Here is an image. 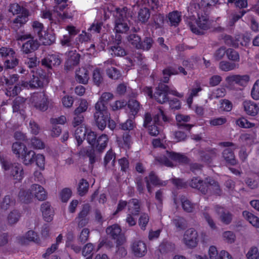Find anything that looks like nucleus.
Here are the masks:
<instances>
[{
    "mask_svg": "<svg viewBox=\"0 0 259 259\" xmlns=\"http://www.w3.org/2000/svg\"><path fill=\"white\" fill-rule=\"evenodd\" d=\"M91 211V206L89 204H85L82 205L81 210L79 211L75 221L77 223L79 228H83L89 222V214Z\"/></svg>",
    "mask_w": 259,
    "mask_h": 259,
    "instance_id": "f8f14e48",
    "label": "nucleus"
},
{
    "mask_svg": "<svg viewBox=\"0 0 259 259\" xmlns=\"http://www.w3.org/2000/svg\"><path fill=\"white\" fill-rule=\"evenodd\" d=\"M188 185L203 194L221 195L222 190L219 183L212 178L207 177L204 180L200 177H194L187 181Z\"/></svg>",
    "mask_w": 259,
    "mask_h": 259,
    "instance_id": "f257e3e1",
    "label": "nucleus"
},
{
    "mask_svg": "<svg viewBox=\"0 0 259 259\" xmlns=\"http://www.w3.org/2000/svg\"><path fill=\"white\" fill-rule=\"evenodd\" d=\"M85 136V131L82 126L78 127L75 131L74 137L77 141L78 146L80 145Z\"/></svg>",
    "mask_w": 259,
    "mask_h": 259,
    "instance_id": "3c124183",
    "label": "nucleus"
},
{
    "mask_svg": "<svg viewBox=\"0 0 259 259\" xmlns=\"http://www.w3.org/2000/svg\"><path fill=\"white\" fill-rule=\"evenodd\" d=\"M93 80L97 86H99L103 82V73L100 68H96L93 72Z\"/></svg>",
    "mask_w": 259,
    "mask_h": 259,
    "instance_id": "09e8293b",
    "label": "nucleus"
},
{
    "mask_svg": "<svg viewBox=\"0 0 259 259\" xmlns=\"http://www.w3.org/2000/svg\"><path fill=\"white\" fill-rule=\"evenodd\" d=\"M217 214L221 221L225 225H229L233 220V214L225 207L217 205L214 207Z\"/></svg>",
    "mask_w": 259,
    "mask_h": 259,
    "instance_id": "f3484780",
    "label": "nucleus"
},
{
    "mask_svg": "<svg viewBox=\"0 0 259 259\" xmlns=\"http://www.w3.org/2000/svg\"><path fill=\"white\" fill-rule=\"evenodd\" d=\"M30 100L36 109L45 111L48 108L49 98L44 91L34 93L31 97Z\"/></svg>",
    "mask_w": 259,
    "mask_h": 259,
    "instance_id": "1a4fd4ad",
    "label": "nucleus"
},
{
    "mask_svg": "<svg viewBox=\"0 0 259 259\" xmlns=\"http://www.w3.org/2000/svg\"><path fill=\"white\" fill-rule=\"evenodd\" d=\"M75 78L77 82L82 84H87L88 82L89 71L85 68L82 67L76 71Z\"/></svg>",
    "mask_w": 259,
    "mask_h": 259,
    "instance_id": "7c9ffc66",
    "label": "nucleus"
},
{
    "mask_svg": "<svg viewBox=\"0 0 259 259\" xmlns=\"http://www.w3.org/2000/svg\"><path fill=\"white\" fill-rule=\"evenodd\" d=\"M126 11L127 8L126 7L117 8L116 9V15L114 30L116 32V37L117 38V40L119 41L121 40V36L118 34L125 33L130 29L128 24L126 22Z\"/></svg>",
    "mask_w": 259,
    "mask_h": 259,
    "instance_id": "423d86ee",
    "label": "nucleus"
},
{
    "mask_svg": "<svg viewBox=\"0 0 259 259\" xmlns=\"http://www.w3.org/2000/svg\"><path fill=\"white\" fill-rule=\"evenodd\" d=\"M128 210L129 213L127 215L126 222L130 226H135L136 221L132 215L137 216L140 211V206L138 199H132L129 201Z\"/></svg>",
    "mask_w": 259,
    "mask_h": 259,
    "instance_id": "9d476101",
    "label": "nucleus"
},
{
    "mask_svg": "<svg viewBox=\"0 0 259 259\" xmlns=\"http://www.w3.org/2000/svg\"><path fill=\"white\" fill-rule=\"evenodd\" d=\"M162 118V120L164 122L168 121V117L165 115L164 111L161 108H159L158 112L155 114L152 118V124L160 125V119Z\"/></svg>",
    "mask_w": 259,
    "mask_h": 259,
    "instance_id": "a18cd8bd",
    "label": "nucleus"
},
{
    "mask_svg": "<svg viewBox=\"0 0 259 259\" xmlns=\"http://www.w3.org/2000/svg\"><path fill=\"white\" fill-rule=\"evenodd\" d=\"M32 27L35 35L39 39L41 38L44 31H45L43 24L38 21H34L32 23Z\"/></svg>",
    "mask_w": 259,
    "mask_h": 259,
    "instance_id": "49530a36",
    "label": "nucleus"
},
{
    "mask_svg": "<svg viewBox=\"0 0 259 259\" xmlns=\"http://www.w3.org/2000/svg\"><path fill=\"white\" fill-rule=\"evenodd\" d=\"M15 204V199L11 195H6L3 198L0 205V209L2 211H5L13 206Z\"/></svg>",
    "mask_w": 259,
    "mask_h": 259,
    "instance_id": "58836bf2",
    "label": "nucleus"
},
{
    "mask_svg": "<svg viewBox=\"0 0 259 259\" xmlns=\"http://www.w3.org/2000/svg\"><path fill=\"white\" fill-rule=\"evenodd\" d=\"M15 55V51L11 48L7 47H2L0 48V58L4 61L10 57L12 58L13 56Z\"/></svg>",
    "mask_w": 259,
    "mask_h": 259,
    "instance_id": "79ce46f5",
    "label": "nucleus"
},
{
    "mask_svg": "<svg viewBox=\"0 0 259 259\" xmlns=\"http://www.w3.org/2000/svg\"><path fill=\"white\" fill-rule=\"evenodd\" d=\"M41 63L42 66L48 69H51L53 66H59L61 63V60L56 55H49L41 60Z\"/></svg>",
    "mask_w": 259,
    "mask_h": 259,
    "instance_id": "6ab92c4d",
    "label": "nucleus"
},
{
    "mask_svg": "<svg viewBox=\"0 0 259 259\" xmlns=\"http://www.w3.org/2000/svg\"><path fill=\"white\" fill-rule=\"evenodd\" d=\"M40 210L44 219L47 222L53 220L54 213L51 209V204L49 202H45L41 205Z\"/></svg>",
    "mask_w": 259,
    "mask_h": 259,
    "instance_id": "cd10ccee",
    "label": "nucleus"
},
{
    "mask_svg": "<svg viewBox=\"0 0 259 259\" xmlns=\"http://www.w3.org/2000/svg\"><path fill=\"white\" fill-rule=\"evenodd\" d=\"M168 94H171L179 98H182L184 96L183 93L178 92L175 89H170L167 85L163 83H159L155 89L153 98L158 103L163 104L168 101Z\"/></svg>",
    "mask_w": 259,
    "mask_h": 259,
    "instance_id": "39448f33",
    "label": "nucleus"
},
{
    "mask_svg": "<svg viewBox=\"0 0 259 259\" xmlns=\"http://www.w3.org/2000/svg\"><path fill=\"white\" fill-rule=\"evenodd\" d=\"M132 249L134 255L137 257H142L147 252L146 244L142 241H135L132 246Z\"/></svg>",
    "mask_w": 259,
    "mask_h": 259,
    "instance_id": "412c9836",
    "label": "nucleus"
},
{
    "mask_svg": "<svg viewBox=\"0 0 259 259\" xmlns=\"http://www.w3.org/2000/svg\"><path fill=\"white\" fill-rule=\"evenodd\" d=\"M29 16V12L27 9H24L22 13L18 15L16 18L22 25H24L28 21V16Z\"/></svg>",
    "mask_w": 259,
    "mask_h": 259,
    "instance_id": "774afa93",
    "label": "nucleus"
},
{
    "mask_svg": "<svg viewBox=\"0 0 259 259\" xmlns=\"http://www.w3.org/2000/svg\"><path fill=\"white\" fill-rule=\"evenodd\" d=\"M236 64L234 63L229 62L226 61H222L219 63V68L222 71H229L234 69Z\"/></svg>",
    "mask_w": 259,
    "mask_h": 259,
    "instance_id": "6e6d98bb",
    "label": "nucleus"
},
{
    "mask_svg": "<svg viewBox=\"0 0 259 259\" xmlns=\"http://www.w3.org/2000/svg\"><path fill=\"white\" fill-rule=\"evenodd\" d=\"M19 76L18 74H9L7 73L1 77V82L8 87L14 85L18 81Z\"/></svg>",
    "mask_w": 259,
    "mask_h": 259,
    "instance_id": "72a5a7b5",
    "label": "nucleus"
},
{
    "mask_svg": "<svg viewBox=\"0 0 259 259\" xmlns=\"http://www.w3.org/2000/svg\"><path fill=\"white\" fill-rule=\"evenodd\" d=\"M150 10L147 8L140 9L138 12V20L142 23L146 22L150 18Z\"/></svg>",
    "mask_w": 259,
    "mask_h": 259,
    "instance_id": "de8ad7c7",
    "label": "nucleus"
},
{
    "mask_svg": "<svg viewBox=\"0 0 259 259\" xmlns=\"http://www.w3.org/2000/svg\"><path fill=\"white\" fill-rule=\"evenodd\" d=\"M194 8L195 9L194 12L196 14L197 17L195 21L197 26L192 22L189 23V26L193 33L197 35H202L204 33L203 30H207L210 28L209 16L206 12L200 8L199 4H194Z\"/></svg>",
    "mask_w": 259,
    "mask_h": 259,
    "instance_id": "7ed1b4c3",
    "label": "nucleus"
},
{
    "mask_svg": "<svg viewBox=\"0 0 259 259\" xmlns=\"http://www.w3.org/2000/svg\"><path fill=\"white\" fill-rule=\"evenodd\" d=\"M108 137L106 134H102L97 138L93 147H89L84 151L85 155L89 158L90 167L92 169L93 164L96 161L95 149L99 153L102 152L105 149L108 142Z\"/></svg>",
    "mask_w": 259,
    "mask_h": 259,
    "instance_id": "20e7f679",
    "label": "nucleus"
},
{
    "mask_svg": "<svg viewBox=\"0 0 259 259\" xmlns=\"http://www.w3.org/2000/svg\"><path fill=\"white\" fill-rule=\"evenodd\" d=\"M222 156L228 165L234 166L237 163L234 151L229 148L225 149L223 151Z\"/></svg>",
    "mask_w": 259,
    "mask_h": 259,
    "instance_id": "c85d7f7f",
    "label": "nucleus"
},
{
    "mask_svg": "<svg viewBox=\"0 0 259 259\" xmlns=\"http://www.w3.org/2000/svg\"><path fill=\"white\" fill-rule=\"evenodd\" d=\"M227 58L232 61L238 62L240 61V56L238 52L233 49H227Z\"/></svg>",
    "mask_w": 259,
    "mask_h": 259,
    "instance_id": "bf43d9fd",
    "label": "nucleus"
},
{
    "mask_svg": "<svg viewBox=\"0 0 259 259\" xmlns=\"http://www.w3.org/2000/svg\"><path fill=\"white\" fill-rule=\"evenodd\" d=\"M126 106L127 107L126 110L129 117L134 119L140 109L141 104L140 102L135 99H130L126 102Z\"/></svg>",
    "mask_w": 259,
    "mask_h": 259,
    "instance_id": "a211bd4d",
    "label": "nucleus"
},
{
    "mask_svg": "<svg viewBox=\"0 0 259 259\" xmlns=\"http://www.w3.org/2000/svg\"><path fill=\"white\" fill-rule=\"evenodd\" d=\"M113 98V95L112 93H104L95 104L96 111L94 113V119L97 126L101 131H103L106 127L107 121L109 118L107 104L108 101Z\"/></svg>",
    "mask_w": 259,
    "mask_h": 259,
    "instance_id": "f03ea898",
    "label": "nucleus"
},
{
    "mask_svg": "<svg viewBox=\"0 0 259 259\" xmlns=\"http://www.w3.org/2000/svg\"><path fill=\"white\" fill-rule=\"evenodd\" d=\"M152 20V26L156 29L163 27L164 23L166 22L167 17L164 14L158 13L153 16Z\"/></svg>",
    "mask_w": 259,
    "mask_h": 259,
    "instance_id": "473e14b6",
    "label": "nucleus"
},
{
    "mask_svg": "<svg viewBox=\"0 0 259 259\" xmlns=\"http://www.w3.org/2000/svg\"><path fill=\"white\" fill-rule=\"evenodd\" d=\"M154 40L151 37H146L143 41H141L140 48L139 49H142L144 51H148L152 47Z\"/></svg>",
    "mask_w": 259,
    "mask_h": 259,
    "instance_id": "5fc2aeb1",
    "label": "nucleus"
},
{
    "mask_svg": "<svg viewBox=\"0 0 259 259\" xmlns=\"http://www.w3.org/2000/svg\"><path fill=\"white\" fill-rule=\"evenodd\" d=\"M44 45H51L56 40V36L52 31H45L42 34V37L39 38Z\"/></svg>",
    "mask_w": 259,
    "mask_h": 259,
    "instance_id": "f704fd0d",
    "label": "nucleus"
},
{
    "mask_svg": "<svg viewBox=\"0 0 259 259\" xmlns=\"http://www.w3.org/2000/svg\"><path fill=\"white\" fill-rule=\"evenodd\" d=\"M191 118L189 115L182 114H178L176 116L177 125L179 129L184 130L189 133L191 131L194 124H188L187 122L190 121Z\"/></svg>",
    "mask_w": 259,
    "mask_h": 259,
    "instance_id": "dca6fc26",
    "label": "nucleus"
},
{
    "mask_svg": "<svg viewBox=\"0 0 259 259\" xmlns=\"http://www.w3.org/2000/svg\"><path fill=\"white\" fill-rule=\"evenodd\" d=\"M18 59L16 58V56L10 57L4 61V65L7 69H13L18 64Z\"/></svg>",
    "mask_w": 259,
    "mask_h": 259,
    "instance_id": "0e129e2a",
    "label": "nucleus"
},
{
    "mask_svg": "<svg viewBox=\"0 0 259 259\" xmlns=\"http://www.w3.org/2000/svg\"><path fill=\"white\" fill-rule=\"evenodd\" d=\"M26 99L20 97H16L13 102V111L14 112H18L21 115H25V109L26 107Z\"/></svg>",
    "mask_w": 259,
    "mask_h": 259,
    "instance_id": "aec40b11",
    "label": "nucleus"
},
{
    "mask_svg": "<svg viewBox=\"0 0 259 259\" xmlns=\"http://www.w3.org/2000/svg\"><path fill=\"white\" fill-rule=\"evenodd\" d=\"M111 51V54L114 56L122 57L126 55L125 50L118 45L112 46Z\"/></svg>",
    "mask_w": 259,
    "mask_h": 259,
    "instance_id": "e2e57ef3",
    "label": "nucleus"
},
{
    "mask_svg": "<svg viewBox=\"0 0 259 259\" xmlns=\"http://www.w3.org/2000/svg\"><path fill=\"white\" fill-rule=\"evenodd\" d=\"M106 73L108 76L114 80L119 79L121 75L120 71L115 67H111L106 70Z\"/></svg>",
    "mask_w": 259,
    "mask_h": 259,
    "instance_id": "13d9d810",
    "label": "nucleus"
},
{
    "mask_svg": "<svg viewBox=\"0 0 259 259\" xmlns=\"http://www.w3.org/2000/svg\"><path fill=\"white\" fill-rule=\"evenodd\" d=\"M89 188V184L88 182L84 179H81L78 185L77 191L79 196H83L88 192Z\"/></svg>",
    "mask_w": 259,
    "mask_h": 259,
    "instance_id": "c03bdc74",
    "label": "nucleus"
},
{
    "mask_svg": "<svg viewBox=\"0 0 259 259\" xmlns=\"http://www.w3.org/2000/svg\"><path fill=\"white\" fill-rule=\"evenodd\" d=\"M166 154L167 157L171 160L179 163L187 164L190 162L189 158L185 155L182 153L167 150L166 151Z\"/></svg>",
    "mask_w": 259,
    "mask_h": 259,
    "instance_id": "b1692460",
    "label": "nucleus"
},
{
    "mask_svg": "<svg viewBox=\"0 0 259 259\" xmlns=\"http://www.w3.org/2000/svg\"><path fill=\"white\" fill-rule=\"evenodd\" d=\"M35 152L32 150H27V149L22 154L20 158H21L24 164L28 165L34 162Z\"/></svg>",
    "mask_w": 259,
    "mask_h": 259,
    "instance_id": "e433bc0d",
    "label": "nucleus"
},
{
    "mask_svg": "<svg viewBox=\"0 0 259 259\" xmlns=\"http://www.w3.org/2000/svg\"><path fill=\"white\" fill-rule=\"evenodd\" d=\"M31 190L33 197L34 196L37 200L43 201L47 198V194L45 189L38 184H34L31 186Z\"/></svg>",
    "mask_w": 259,
    "mask_h": 259,
    "instance_id": "a878e982",
    "label": "nucleus"
},
{
    "mask_svg": "<svg viewBox=\"0 0 259 259\" xmlns=\"http://www.w3.org/2000/svg\"><path fill=\"white\" fill-rule=\"evenodd\" d=\"M172 223L179 230H184L187 227V222L186 220L181 217H177L174 219Z\"/></svg>",
    "mask_w": 259,
    "mask_h": 259,
    "instance_id": "603ef678",
    "label": "nucleus"
},
{
    "mask_svg": "<svg viewBox=\"0 0 259 259\" xmlns=\"http://www.w3.org/2000/svg\"><path fill=\"white\" fill-rule=\"evenodd\" d=\"M80 55L78 53H73L66 60L65 67L69 70L72 67L77 65L80 61Z\"/></svg>",
    "mask_w": 259,
    "mask_h": 259,
    "instance_id": "ea45409f",
    "label": "nucleus"
},
{
    "mask_svg": "<svg viewBox=\"0 0 259 259\" xmlns=\"http://www.w3.org/2000/svg\"><path fill=\"white\" fill-rule=\"evenodd\" d=\"M163 78L162 81L164 83H168L169 80V77L171 75H175L179 74V71L177 69V65L174 64L172 66H168L162 70Z\"/></svg>",
    "mask_w": 259,
    "mask_h": 259,
    "instance_id": "c756f323",
    "label": "nucleus"
},
{
    "mask_svg": "<svg viewBox=\"0 0 259 259\" xmlns=\"http://www.w3.org/2000/svg\"><path fill=\"white\" fill-rule=\"evenodd\" d=\"M246 11L244 10L239 11L238 13H233L228 22V26H233L235 23L241 19L245 14Z\"/></svg>",
    "mask_w": 259,
    "mask_h": 259,
    "instance_id": "8fccbe9b",
    "label": "nucleus"
},
{
    "mask_svg": "<svg viewBox=\"0 0 259 259\" xmlns=\"http://www.w3.org/2000/svg\"><path fill=\"white\" fill-rule=\"evenodd\" d=\"M117 142L119 147L129 149L132 143L131 136L129 132H126L124 133L122 138L118 137Z\"/></svg>",
    "mask_w": 259,
    "mask_h": 259,
    "instance_id": "c9c22d12",
    "label": "nucleus"
},
{
    "mask_svg": "<svg viewBox=\"0 0 259 259\" xmlns=\"http://www.w3.org/2000/svg\"><path fill=\"white\" fill-rule=\"evenodd\" d=\"M175 248V244L168 241L163 242L159 246L160 251L162 253L172 252Z\"/></svg>",
    "mask_w": 259,
    "mask_h": 259,
    "instance_id": "864d4df0",
    "label": "nucleus"
},
{
    "mask_svg": "<svg viewBox=\"0 0 259 259\" xmlns=\"http://www.w3.org/2000/svg\"><path fill=\"white\" fill-rule=\"evenodd\" d=\"M144 180L146 184V188L149 193L152 192L151 184L155 186H165L167 185V181L160 180L154 171H150L148 176L144 178Z\"/></svg>",
    "mask_w": 259,
    "mask_h": 259,
    "instance_id": "ddd939ff",
    "label": "nucleus"
},
{
    "mask_svg": "<svg viewBox=\"0 0 259 259\" xmlns=\"http://www.w3.org/2000/svg\"><path fill=\"white\" fill-rule=\"evenodd\" d=\"M217 150L215 148H209L199 151V155L202 161L211 162L217 157Z\"/></svg>",
    "mask_w": 259,
    "mask_h": 259,
    "instance_id": "393cba45",
    "label": "nucleus"
},
{
    "mask_svg": "<svg viewBox=\"0 0 259 259\" xmlns=\"http://www.w3.org/2000/svg\"><path fill=\"white\" fill-rule=\"evenodd\" d=\"M182 202V205L183 209L188 212H191L194 209V204H192L190 200H189L185 197L181 198Z\"/></svg>",
    "mask_w": 259,
    "mask_h": 259,
    "instance_id": "4d7b16f0",
    "label": "nucleus"
},
{
    "mask_svg": "<svg viewBox=\"0 0 259 259\" xmlns=\"http://www.w3.org/2000/svg\"><path fill=\"white\" fill-rule=\"evenodd\" d=\"M184 241L189 247H196L198 242V235L196 230L194 228L187 229L184 233Z\"/></svg>",
    "mask_w": 259,
    "mask_h": 259,
    "instance_id": "2eb2a0df",
    "label": "nucleus"
},
{
    "mask_svg": "<svg viewBox=\"0 0 259 259\" xmlns=\"http://www.w3.org/2000/svg\"><path fill=\"white\" fill-rule=\"evenodd\" d=\"M166 17V22L169 23L170 26H178L182 20L181 14L178 11L169 12Z\"/></svg>",
    "mask_w": 259,
    "mask_h": 259,
    "instance_id": "bb28decb",
    "label": "nucleus"
},
{
    "mask_svg": "<svg viewBox=\"0 0 259 259\" xmlns=\"http://www.w3.org/2000/svg\"><path fill=\"white\" fill-rule=\"evenodd\" d=\"M2 168L9 171L14 180L21 182L24 178V172L22 165L19 163H12L7 160H1Z\"/></svg>",
    "mask_w": 259,
    "mask_h": 259,
    "instance_id": "0eeeda50",
    "label": "nucleus"
},
{
    "mask_svg": "<svg viewBox=\"0 0 259 259\" xmlns=\"http://www.w3.org/2000/svg\"><path fill=\"white\" fill-rule=\"evenodd\" d=\"M249 79V76L248 75L233 74L227 76L225 81L230 86L236 84L240 86L245 87L247 85Z\"/></svg>",
    "mask_w": 259,
    "mask_h": 259,
    "instance_id": "4468645a",
    "label": "nucleus"
},
{
    "mask_svg": "<svg viewBox=\"0 0 259 259\" xmlns=\"http://www.w3.org/2000/svg\"><path fill=\"white\" fill-rule=\"evenodd\" d=\"M224 43L228 46L234 48L239 47L240 40L238 37H233L230 35L225 34L223 37Z\"/></svg>",
    "mask_w": 259,
    "mask_h": 259,
    "instance_id": "a19ab883",
    "label": "nucleus"
},
{
    "mask_svg": "<svg viewBox=\"0 0 259 259\" xmlns=\"http://www.w3.org/2000/svg\"><path fill=\"white\" fill-rule=\"evenodd\" d=\"M243 106L246 114L251 116H256L259 111V107L257 104L250 100H246L243 102Z\"/></svg>",
    "mask_w": 259,
    "mask_h": 259,
    "instance_id": "4be33fe9",
    "label": "nucleus"
},
{
    "mask_svg": "<svg viewBox=\"0 0 259 259\" xmlns=\"http://www.w3.org/2000/svg\"><path fill=\"white\" fill-rule=\"evenodd\" d=\"M208 209H209V207H208V206L205 207V208L203 210V211L202 212L203 215V217L204 218L205 221L207 222L208 225L210 227V228L212 230H215L217 229V226L215 225V224L212 218L209 215V214L206 211V210H208Z\"/></svg>",
    "mask_w": 259,
    "mask_h": 259,
    "instance_id": "680f3d73",
    "label": "nucleus"
},
{
    "mask_svg": "<svg viewBox=\"0 0 259 259\" xmlns=\"http://www.w3.org/2000/svg\"><path fill=\"white\" fill-rule=\"evenodd\" d=\"M208 209H209V207H208V206L205 207V208L203 210V211L202 212L203 215V217L204 218L205 221L207 222L208 225L210 227V228L212 230H215L217 229V226L215 225V224L212 218L209 215V214L206 211V210H208Z\"/></svg>",
    "mask_w": 259,
    "mask_h": 259,
    "instance_id": "052dcab7",
    "label": "nucleus"
},
{
    "mask_svg": "<svg viewBox=\"0 0 259 259\" xmlns=\"http://www.w3.org/2000/svg\"><path fill=\"white\" fill-rule=\"evenodd\" d=\"M48 77L43 73L33 74L30 79L26 82L27 85L31 89L43 88L45 85L48 84Z\"/></svg>",
    "mask_w": 259,
    "mask_h": 259,
    "instance_id": "9b49d317",
    "label": "nucleus"
},
{
    "mask_svg": "<svg viewBox=\"0 0 259 259\" xmlns=\"http://www.w3.org/2000/svg\"><path fill=\"white\" fill-rule=\"evenodd\" d=\"M106 232L110 235L112 239L116 240V243L118 247L117 252H120L122 256L127 254L126 250L123 247L120 246L124 242V235L121 233V229L117 224H114L107 227Z\"/></svg>",
    "mask_w": 259,
    "mask_h": 259,
    "instance_id": "6e6552de",
    "label": "nucleus"
},
{
    "mask_svg": "<svg viewBox=\"0 0 259 259\" xmlns=\"http://www.w3.org/2000/svg\"><path fill=\"white\" fill-rule=\"evenodd\" d=\"M33 194L31 188L28 190L20 189L18 194V199L20 202L28 204L31 202Z\"/></svg>",
    "mask_w": 259,
    "mask_h": 259,
    "instance_id": "2f4dec72",
    "label": "nucleus"
},
{
    "mask_svg": "<svg viewBox=\"0 0 259 259\" xmlns=\"http://www.w3.org/2000/svg\"><path fill=\"white\" fill-rule=\"evenodd\" d=\"M12 149L13 153L18 157H20L22 154L27 149L26 145L20 142H14L12 146Z\"/></svg>",
    "mask_w": 259,
    "mask_h": 259,
    "instance_id": "4c0bfd02",
    "label": "nucleus"
},
{
    "mask_svg": "<svg viewBox=\"0 0 259 259\" xmlns=\"http://www.w3.org/2000/svg\"><path fill=\"white\" fill-rule=\"evenodd\" d=\"M147 5L149 8L154 12L160 11L162 7L159 0H147Z\"/></svg>",
    "mask_w": 259,
    "mask_h": 259,
    "instance_id": "338daca9",
    "label": "nucleus"
},
{
    "mask_svg": "<svg viewBox=\"0 0 259 259\" xmlns=\"http://www.w3.org/2000/svg\"><path fill=\"white\" fill-rule=\"evenodd\" d=\"M39 47V44L37 40L29 39L22 45L21 51L23 54H29L35 51Z\"/></svg>",
    "mask_w": 259,
    "mask_h": 259,
    "instance_id": "5701e85b",
    "label": "nucleus"
},
{
    "mask_svg": "<svg viewBox=\"0 0 259 259\" xmlns=\"http://www.w3.org/2000/svg\"><path fill=\"white\" fill-rule=\"evenodd\" d=\"M20 216L21 214L19 211L17 210L12 211L8 217V223L11 225L17 223L20 218Z\"/></svg>",
    "mask_w": 259,
    "mask_h": 259,
    "instance_id": "69168bd1",
    "label": "nucleus"
},
{
    "mask_svg": "<svg viewBox=\"0 0 259 259\" xmlns=\"http://www.w3.org/2000/svg\"><path fill=\"white\" fill-rule=\"evenodd\" d=\"M242 215L253 226L256 228L259 227V218L258 217L246 210L243 211Z\"/></svg>",
    "mask_w": 259,
    "mask_h": 259,
    "instance_id": "37998d69",
    "label": "nucleus"
}]
</instances>
